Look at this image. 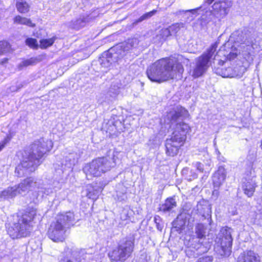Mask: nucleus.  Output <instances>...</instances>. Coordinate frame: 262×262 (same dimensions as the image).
I'll list each match as a JSON object with an SVG mask.
<instances>
[{
    "label": "nucleus",
    "instance_id": "cd10ccee",
    "mask_svg": "<svg viewBox=\"0 0 262 262\" xmlns=\"http://www.w3.org/2000/svg\"><path fill=\"white\" fill-rule=\"evenodd\" d=\"M10 46L9 43L5 41H0V55L9 52Z\"/></svg>",
    "mask_w": 262,
    "mask_h": 262
},
{
    "label": "nucleus",
    "instance_id": "6ab92c4d",
    "mask_svg": "<svg viewBox=\"0 0 262 262\" xmlns=\"http://www.w3.org/2000/svg\"><path fill=\"white\" fill-rule=\"evenodd\" d=\"M44 57L42 55H38L35 57H31L29 59H24L17 66L19 70H22L23 68L27 67L29 66L36 64L38 62L41 61Z\"/></svg>",
    "mask_w": 262,
    "mask_h": 262
},
{
    "label": "nucleus",
    "instance_id": "bb28decb",
    "mask_svg": "<svg viewBox=\"0 0 262 262\" xmlns=\"http://www.w3.org/2000/svg\"><path fill=\"white\" fill-rule=\"evenodd\" d=\"M185 24L184 23H177L173 24L169 27L170 31L172 34H177L181 29L185 28Z\"/></svg>",
    "mask_w": 262,
    "mask_h": 262
},
{
    "label": "nucleus",
    "instance_id": "a18cd8bd",
    "mask_svg": "<svg viewBox=\"0 0 262 262\" xmlns=\"http://www.w3.org/2000/svg\"><path fill=\"white\" fill-rule=\"evenodd\" d=\"M192 27H194V28L195 27V26H194V24L192 25Z\"/></svg>",
    "mask_w": 262,
    "mask_h": 262
},
{
    "label": "nucleus",
    "instance_id": "79ce46f5",
    "mask_svg": "<svg viewBox=\"0 0 262 262\" xmlns=\"http://www.w3.org/2000/svg\"><path fill=\"white\" fill-rule=\"evenodd\" d=\"M230 46V42H228L227 43H226L225 45V47H227V46Z\"/></svg>",
    "mask_w": 262,
    "mask_h": 262
},
{
    "label": "nucleus",
    "instance_id": "a19ab883",
    "mask_svg": "<svg viewBox=\"0 0 262 262\" xmlns=\"http://www.w3.org/2000/svg\"><path fill=\"white\" fill-rule=\"evenodd\" d=\"M214 0H206V2L208 4H211Z\"/></svg>",
    "mask_w": 262,
    "mask_h": 262
},
{
    "label": "nucleus",
    "instance_id": "7c9ffc66",
    "mask_svg": "<svg viewBox=\"0 0 262 262\" xmlns=\"http://www.w3.org/2000/svg\"><path fill=\"white\" fill-rule=\"evenodd\" d=\"M99 192L97 190L91 191L90 190L86 194V196L91 199L96 200L98 196Z\"/></svg>",
    "mask_w": 262,
    "mask_h": 262
},
{
    "label": "nucleus",
    "instance_id": "2eb2a0df",
    "mask_svg": "<svg viewBox=\"0 0 262 262\" xmlns=\"http://www.w3.org/2000/svg\"><path fill=\"white\" fill-rule=\"evenodd\" d=\"M75 220L74 214L72 212L69 211L65 213L58 214L56 218V222H59L60 224L63 225V227H69L73 225Z\"/></svg>",
    "mask_w": 262,
    "mask_h": 262
},
{
    "label": "nucleus",
    "instance_id": "f257e3e1",
    "mask_svg": "<svg viewBox=\"0 0 262 262\" xmlns=\"http://www.w3.org/2000/svg\"><path fill=\"white\" fill-rule=\"evenodd\" d=\"M184 72L182 64L170 58L160 59L147 69L148 78L153 82L161 83L180 77Z\"/></svg>",
    "mask_w": 262,
    "mask_h": 262
},
{
    "label": "nucleus",
    "instance_id": "9d476101",
    "mask_svg": "<svg viewBox=\"0 0 262 262\" xmlns=\"http://www.w3.org/2000/svg\"><path fill=\"white\" fill-rule=\"evenodd\" d=\"M232 6V2L230 0L217 1L212 6V13L216 18L221 19L227 15Z\"/></svg>",
    "mask_w": 262,
    "mask_h": 262
},
{
    "label": "nucleus",
    "instance_id": "a211bd4d",
    "mask_svg": "<svg viewBox=\"0 0 262 262\" xmlns=\"http://www.w3.org/2000/svg\"><path fill=\"white\" fill-rule=\"evenodd\" d=\"M19 194L17 185L8 187L0 192V198L2 199H12Z\"/></svg>",
    "mask_w": 262,
    "mask_h": 262
},
{
    "label": "nucleus",
    "instance_id": "4c0bfd02",
    "mask_svg": "<svg viewBox=\"0 0 262 262\" xmlns=\"http://www.w3.org/2000/svg\"><path fill=\"white\" fill-rule=\"evenodd\" d=\"M186 12V10H179L178 11H177L176 12L174 13V14L176 15V16H180L181 15H182V14H185Z\"/></svg>",
    "mask_w": 262,
    "mask_h": 262
},
{
    "label": "nucleus",
    "instance_id": "49530a36",
    "mask_svg": "<svg viewBox=\"0 0 262 262\" xmlns=\"http://www.w3.org/2000/svg\"><path fill=\"white\" fill-rule=\"evenodd\" d=\"M220 62H222V63H223V62H224V61H223V60H221V61H220Z\"/></svg>",
    "mask_w": 262,
    "mask_h": 262
},
{
    "label": "nucleus",
    "instance_id": "4be33fe9",
    "mask_svg": "<svg viewBox=\"0 0 262 262\" xmlns=\"http://www.w3.org/2000/svg\"><path fill=\"white\" fill-rule=\"evenodd\" d=\"M14 23L16 24L24 25L30 27H34L35 25L30 19L17 15L14 18Z\"/></svg>",
    "mask_w": 262,
    "mask_h": 262
},
{
    "label": "nucleus",
    "instance_id": "1a4fd4ad",
    "mask_svg": "<svg viewBox=\"0 0 262 262\" xmlns=\"http://www.w3.org/2000/svg\"><path fill=\"white\" fill-rule=\"evenodd\" d=\"M133 249V241L131 239L126 240L109 252L108 256L112 261H123L130 255Z\"/></svg>",
    "mask_w": 262,
    "mask_h": 262
},
{
    "label": "nucleus",
    "instance_id": "473e14b6",
    "mask_svg": "<svg viewBox=\"0 0 262 262\" xmlns=\"http://www.w3.org/2000/svg\"><path fill=\"white\" fill-rule=\"evenodd\" d=\"M160 35L162 36L163 38H166V37L172 35L171 31H170V29L168 27V28L162 29L161 31Z\"/></svg>",
    "mask_w": 262,
    "mask_h": 262
},
{
    "label": "nucleus",
    "instance_id": "5701e85b",
    "mask_svg": "<svg viewBox=\"0 0 262 262\" xmlns=\"http://www.w3.org/2000/svg\"><path fill=\"white\" fill-rule=\"evenodd\" d=\"M201 7L195 9L186 10L184 14L186 22H190L193 20L195 16L198 15V11L201 9Z\"/></svg>",
    "mask_w": 262,
    "mask_h": 262
},
{
    "label": "nucleus",
    "instance_id": "0eeeda50",
    "mask_svg": "<svg viewBox=\"0 0 262 262\" xmlns=\"http://www.w3.org/2000/svg\"><path fill=\"white\" fill-rule=\"evenodd\" d=\"M219 42L216 41L206 52L195 59V63L190 70L189 74L194 78L202 76L210 65V60L214 56Z\"/></svg>",
    "mask_w": 262,
    "mask_h": 262
},
{
    "label": "nucleus",
    "instance_id": "412c9836",
    "mask_svg": "<svg viewBox=\"0 0 262 262\" xmlns=\"http://www.w3.org/2000/svg\"><path fill=\"white\" fill-rule=\"evenodd\" d=\"M177 203L173 198L167 199L165 203L160 208V210L163 212H167L171 210L176 206Z\"/></svg>",
    "mask_w": 262,
    "mask_h": 262
},
{
    "label": "nucleus",
    "instance_id": "2f4dec72",
    "mask_svg": "<svg viewBox=\"0 0 262 262\" xmlns=\"http://www.w3.org/2000/svg\"><path fill=\"white\" fill-rule=\"evenodd\" d=\"M156 10H152L150 12L144 14L142 16H141L140 18L139 19V21H141L145 19L151 17L153 15H154L156 13Z\"/></svg>",
    "mask_w": 262,
    "mask_h": 262
},
{
    "label": "nucleus",
    "instance_id": "f704fd0d",
    "mask_svg": "<svg viewBox=\"0 0 262 262\" xmlns=\"http://www.w3.org/2000/svg\"><path fill=\"white\" fill-rule=\"evenodd\" d=\"M81 260L80 258L77 257H73L71 259H68L67 258H64L63 259L61 260L60 262H81Z\"/></svg>",
    "mask_w": 262,
    "mask_h": 262
},
{
    "label": "nucleus",
    "instance_id": "20e7f679",
    "mask_svg": "<svg viewBox=\"0 0 262 262\" xmlns=\"http://www.w3.org/2000/svg\"><path fill=\"white\" fill-rule=\"evenodd\" d=\"M190 128L188 124L179 122L176 124L171 137L167 139L165 143L166 153L170 156L177 155L179 149L184 144L186 134Z\"/></svg>",
    "mask_w": 262,
    "mask_h": 262
},
{
    "label": "nucleus",
    "instance_id": "f03ea898",
    "mask_svg": "<svg viewBox=\"0 0 262 262\" xmlns=\"http://www.w3.org/2000/svg\"><path fill=\"white\" fill-rule=\"evenodd\" d=\"M53 147L51 140L40 139L32 145L31 151L25 152L21 163L17 166L15 172L18 177H21L27 172H32L40 163L43 156L50 151Z\"/></svg>",
    "mask_w": 262,
    "mask_h": 262
},
{
    "label": "nucleus",
    "instance_id": "423d86ee",
    "mask_svg": "<svg viewBox=\"0 0 262 262\" xmlns=\"http://www.w3.org/2000/svg\"><path fill=\"white\" fill-rule=\"evenodd\" d=\"M115 166L114 158L102 157L93 160L86 164L83 168L88 179L99 177Z\"/></svg>",
    "mask_w": 262,
    "mask_h": 262
},
{
    "label": "nucleus",
    "instance_id": "f8f14e48",
    "mask_svg": "<svg viewBox=\"0 0 262 262\" xmlns=\"http://www.w3.org/2000/svg\"><path fill=\"white\" fill-rule=\"evenodd\" d=\"M37 183L35 180L31 177L27 178L22 181L17 187L19 194L25 193L29 191L35 190L38 188Z\"/></svg>",
    "mask_w": 262,
    "mask_h": 262
},
{
    "label": "nucleus",
    "instance_id": "4468645a",
    "mask_svg": "<svg viewBox=\"0 0 262 262\" xmlns=\"http://www.w3.org/2000/svg\"><path fill=\"white\" fill-rule=\"evenodd\" d=\"M188 116L187 111L182 107H177L176 110L170 111L167 115V119L171 123L182 120Z\"/></svg>",
    "mask_w": 262,
    "mask_h": 262
},
{
    "label": "nucleus",
    "instance_id": "c9c22d12",
    "mask_svg": "<svg viewBox=\"0 0 262 262\" xmlns=\"http://www.w3.org/2000/svg\"><path fill=\"white\" fill-rule=\"evenodd\" d=\"M212 260L211 256H206L200 258L196 262H212Z\"/></svg>",
    "mask_w": 262,
    "mask_h": 262
},
{
    "label": "nucleus",
    "instance_id": "aec40b11",
    "mask_svg": "<svg viewBox=\"0 0 262 262\" xmlns=\"http://www.w3.org/2000/svg\"><path fill=\"white\" fill-rule=\"evenodd\" d=\"M113 60L112 59V54L110 52L104 53L102 55L100 59V64L102 67L107 68L111 66Z\"/></svg>",
    "mask_w": 262,
    "mask_h": 262
},
{
    "label": "nucleus",
    "instance_id": "c85d7f7f",
    "mask_svg": "<svg viewBox=\"0 0 262 262\" xmlns=\"http://www.w3.org/2000/svg\"><path fill=\"white\" fill-rule=\"evenodd\" d=\"M205 227L203 224H198L195 227V233L198 238H201L205 235Z\"/></svg>",
    "mask_w": 262,
    "mask_h": 262
},
{
    "label": "nucleus",
    "instance_id": "a878e982",
    "mask_svg": "<svg viewBox=\"0 0 262 262\" xmlns=\"http://www.w3.org/2000/svg\"><path fill=\"white\" fill-rule=\"evenodd\" d=\"M55 37H53L48 39H42L40 40V45L39 47L41 49H46L50 46H51L53 43L54 42L55 39Z\"/></svg>",
    "mask_w": 262,
    "mask_h": 262
},
{
    "label": "nucleus",
    "instance_id": "b1692460",
    "mask_svg": "<svg viewBox=\"0 0 262 262\" xmlns=\"http://www.w3.org/2000/svg\"><path fill=\"white\" fill-rule=\"evenodd\" d=\"M255 188V184L254 182H247L243 185V189L245 193L248 196H251L254 191Z\"/></svg>",
    "mask_w": 262,
    "mask_h": 262
},
{
    "label": "nucleus",
    "instance_id": "ddd939ff",
    "mask_svg": "<svg viewBox=\"0 0 262 262\" xmlns=\"http://www.w3.org/2000/svg\"><path fill=\"white\" fill-rule=\"evenodd\" d=\"M246 70V68L243 66H241L239 71H236L235 70L228 67L227 68H217L216 73L223 77L232 78L242 76Z\"/></svg>",
    "mask_w": 262,
    "mask_h": 262
},
{
    "label": "nucleus",
    "instance_id": "393cba45",
    "mask_svg": "<svg viewBox=\"0 0 262 262\" xmlns=\"http://www.w3.org/2000/svg\"><path fill=\"white\" fill-rule=\"evenodd\" d=\"M16 8L19 12L26 13L29 11L30 6L26 2L21 1L17 2Z\"/></svg>",
    "mask_w": 262,
    "mask_h": 262
},
{
    "label": "nucleus",
    "instance_id": "58836bf2",
    "mask_svg": "<svg viewBox=\"0 0 262 262\" xmlns=\"http://www.w3.org/2000/svg\"><path fill=\"white\" fill-rule=\"evenodd\" d=\"M77 25H78V26L76 27L77 28H79L80 27H83L84 26V22L82 20H77L76 21Z\"/></svg>",
    "mask_w": 262,
    "mask_h": 262
},
{
    "label": "nucleus",
    "instance_id": "c756f323",
    "mask_svg": "<svg viewBox=\"0 0 262 262\" xmlns=\"http://www.w3.org/2000/svg\"><path fill=\"white\" fill-rule=\"evenodd\" d=\"M26 43L30 48L33 49H37L38 47V45L37 40L35 38H28L26 40Z\"/></svg>",
    "mask_w": 262,
    "mask_h": 262
},
{
    "label": "nucleus",
    "instance_id": "6e6552de",
    "mask_svg": "<svg viewBox=\"0 0 262 262\" xmlns=\"http://www.w3.org/2000/svg\"><path fill=\"white\" fill-rule=\"evenodd\" d=\"M232 232L231 228L223 227L215 240V249L221 255L228 256L231 253L233 241Z\"/></svg>",
    "mask_w": 262,
    "mask_h": 262
},
{
    "label": "nucleus",
    "instance_id": "e433bc0d",
    "mask_svg": "<svg viewBox=\"0 0 262 262\" xmlns=\"http://www.w3.org/2000/svg\"><path fill=\"white\" fill-rule=\"evenodd\" d=\"M195 167L197 169L201 172H203L204 171L203 165L200 162H197L195 164Z\"/></svg>",
    "mask_w": 262,
    "mask_h": 262
},
{
    "label": "nucleus",
    "instance_id": "7ed1b4c3",
    "mask_svg": "<svg viewBox=\"0 0 262 262\" xmlns=\"http://www.w3.org/2000/svg\"><path fill=\"white\" fill-rule=\"evenodd\" d=\"M253 49V41L251 38H245L244 36L240 40H237L231 46L229 52L224 53L220 49L217 53L216 56L224 55L226 58L231 60L235 59L236 57L243 58L247 60L250 55L251 52ZM216 55L214 56V57Z\"/></svg>",
    "mask_w": 262,
    "mask_h": 262
},
{
    "label": "nucleus",
    "instance_id": "f3484780",
    "mask_svg": "<svg viewBox=\"0 0 262 262\" xmlns=\"http://www.w3.org/2000/svg\"><path fill=\"white\" fill-rule=\"evenodd\" d=\"M226 177V172L224 167H219L213 177V182L214 186L219 187L225 181Z\"/></svg>",
    "mask_w": 262,
    "mask_h": 262
},
{
    "label": "nucleus",
    "instance_id": "dca6fc26",
    "mask_svg": "<svg viewBox=\"0 0 262 262\" xmlns=\"http://www.w3.org/2000/svg\"><path fill=\"white\" fill-rule=\"evenodd\" d=\"M238 262H260L259 257L251 250L243 252L238 257Z\"/></svg>",
    "mask_w": 262,
    "mask_h": 262
},
{
    "label": "nucleus",
    "instance_id": "72a5a7b5",
    "mask_svg": "<svg viewBox=\"0 0 262 262\" xmlns=\"http://www.w3.org/2000/svg\"><path fill=\"white\" fill-rule=\"evenodd\" d=\"M11 137L7 136L2 141L0 142V151L3 149L5 146L10 141Z\"/></svg>",
    "mask_w": 262,
    "mask_h": 262
},
{
    "label": "nucleus",
    "instance_id": "9b49d317",
    "mask_svg": "<svg viewBox=\"0 0 262 262\" xmlns=\"http://www.w3.org/2000/svg\"><path fill=\"white\" fill-rule=\"evenodd\" d=\"M66 227L58 222L52 223L48 230L49 237L54 242H63L65 239Z\"/></svg>",
    "mask_w": 262,
    "mask_h": 262
},
{
    "label": "nucleus",
    "instance_id": "ea45409f",
    "mask_svg": "<svg viewBox=\"0 0 262 262\" xmlns=\"http://www.w3.org/2000/svg\"><path fill=\"white\" fill-rule=\"evenodd\" d=\"M8 59L7 58H3V59L1 60V63L3 64L5 63H7L8 62Z\"/></svg>",
    "mask_w": 262,
    "mask_h": 262
},
{
    "label": "nucleus",
    "instance_id": "39448f33",
    "mask_svg": "<svg viewBox=\"0 0 262 262\" xmlns=\"http://www.w3.org/2000/svg\"><path fill=\"white\" fill-rule=\"evenodd\" d=\"M36 214L34 208L28 209L8 230V234L13 239L27 236L31 229V223Z\"/></svg>",
    "mask_w": 262,
    "mask_h": 262
},
{
    "label": "nucleus",
    "instance_id": "37998d69",
    "mask_svg": "<svg viewBox=\"0 0 262 262\" xmlns=\"http://www.w3.org/2000/svg\"><path fill=\"white\" fill-rule=\"evenodd\" d=\"M240 67H241L238 68V69H237V68H236V69H235L234 70H235L236 71H240Z\"/></svg>",
    "mask_w": 262,
    "mask_h": 262
},
{
    "label": "nucleus",
    "instance_id": "c03bdc74",
    "mask_svg": "<svg viewBox=\"0 0 262 262\" xmlns=\"http://www.w3.org/2000/svg\"><path fill=\"white\" fill-rule=\"evenodd\" d=\"M260 147H261V149H262V140H261V142Z\"/></svg>",
    "mask_w": 262,
    "mask_h": 262
}]
</instances>
